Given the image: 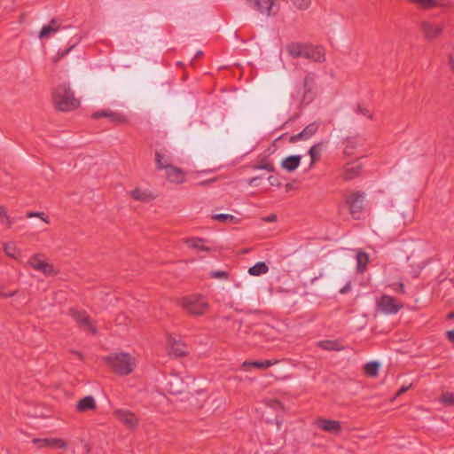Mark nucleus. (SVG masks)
Instances as JSON below:
<instances>
[{
  "instance_id": "nucleus-31",
  "label": "nucleus",
  "mask_w": 454,
  "mask_h": 454,
  "mask_svg": "<svg viewBox=\"0 0 454 454\" xmlns=\"http://www.w3.org/2000/svg\"><path fill=\"white\" fill-rule=\"evenodd\" d=\"M4 251L7 256L12 257V258L16 257L17 249H16V247L14 246V244H12V243L4 244Z\"/></svg>"
},
{
  "instance_id": "nucleus-27",
  "label": "nucleus",
  "mask_w": 454,
  "mask_h": 454,
  "mask_svg": "<svg viewBox=\"0 0 454 454\" xmlns=\"http://www.w3.org/2000/svg\"><path fill=\"white\" fill-rule=\"evenodd\" d=\"M130 195L135 200H139V201H144V202L149 201L151 199H153V197L151 196L150 193H148L147 192L143 191L139 188H136V189L132 190L130 192Z\"/></svg>"
},
{
  "instance_id": "nucleus-1",
  "label": "nucleus",
  "mask_w": 454,
  "mask_h": 454,
  "mask_svg": "<svg viewBox=\"0 0 454 454\" xmlns=\"http://www.w3.org/2000/svg\"><path fill=\"white\" fill-rule=\"evenodd\" d=\"M60 30H66V33L63 34L64 38L71 36L70 40L68 41V43H70L71 45L69 46V48L66 49L63 51H58L55 61H58L59 59L67 55L68 52L72 49H74L75 45L80 42V37L78 36L75 28L72 26L62 27L60 22L57 19H52L49 24L44 25L42 27L38 36L40 39L49 38L54 33L59 32Z\"/></svg>"
},
{
  "instance_id": "nucleus-46",
  "label": "nucleus",
  "mask_w": 454,
  "mask_h": 454,
  "mask_svg": "<svg viewBox=\"0 0 454 454\" xmlns=\"http://www.w3.org/2000/svg\"><path fill=\"white\" fill-rule=\"evenodd\" d=\"M409 387H404V386L401 387L398 389V391H397V393H396V395H397V396H399V395H401L404 394V393L409 389Z\"/></svg>"
},
{
  "instance_id": "nucleus-48",
  "label": "nucleus",
  "mask_w": 454,
  "mask_h": 454,
  "mask_svg": "<svg viewBox=\"0 0 454 454\" xmlns=\"http://www.w3.org/2000/svg\"><path fill=\"white\" fill-rule=\"evenodd\" d=\"M71 353L74 354L81 361H83V355L80 351L71 350Z\"/></svg>"
},
{
  "instance_id": "nucleus-15",
  "label": "nucleus",
  "mask_w": 454,
  "mask_h": 454,
  "mask_svg": "<svg viewBox=\"0 0 454 454\" xmlns=\"http://www.w3.org/2000/svg\"><path fill=\"white\" fill-rule=\"evenodd\" d=\"M32 442L38 446V448H58V449H67V444L65 441L59 438H34Z\"/></svg>"
},
{
  "instance_id": "nucleus-34",
  "label": "nucleus",
  "mask_w": 454,
  "mask_h": 454,
  "mask_svg": "<svg viewBox=\"0 0 454 454\" xmlns=\"http://www.w3.org/2000/svg\"><path fill=\"white\" fill-rule=\"evenodd\" d=\"M110 121L114 123H122L126 121V119L124 116H122L120 114L110 112L109 117Z\"/></svg>"
},
{
  "instance_id": "nucleus-21",
  "label": "nucleus",
  "mask_w": 454,
  "mask_h": 454,
  "mask_svg": "<svg viewBox=\"0 0 454 454\" xmlns=\"http://www.w3.org/2000/svg\"><path fill=\"white\" fill-rule=\"evenodd\" d=\"M96 409V402L90 395L82 398L76 404V410L80 412L91 411Z\"/></svg>"
},
{
  "instance_id": "nucleus-7",
  "label": "nucleus",
  "mask_w": 454,
  "mask_h": 454,
  "mask_svg": "<svg viewBox=\"0 0 454 454\" xmlns=\"http://www.w3.org/2000/svg\"><path fill=\"white\" fill-rule=\"evenodd\" d=\"M278 0H246L253 10L267 17L275 16L278 12Z\"/></svg>"
},
{
  "instance_id": "nucleus-22",
  "label": "nucleus",
  "mask_w": 454,
  "mask_h": 454,
  "mask_svg": "<svg viewBox=\"0 0 454 454\" xmlns=\"http://www.w3.org/2000/svg\"><path fill=\"white\" fill-rule=\"evenodd\" d=\"M205 241L206 239L203 238H189L184 240L185 244L190 248L209 252L211 250L210 247L200 245V243H203Z\"/></svg>"
},
{
  "instance_id": "nucleus-26",
  "label": "nucleus",
  "mask_w": 454,
  "mask_h": 454,
  "mask_svg": "<svg viewBox=\"0 0 454 454\" xmlns=\"http://www.w3.org/2000/svg\"><path fill=\"white\" fill-rule=\"evenodd\" d=\"M380 364L377 361H371L367 363L364 367V372L368 377H376L379 372Z\"/></svg>"
},
{
  "instance_id": "nucleus-49",
  "label": "nucleus",
  "mask_w": 454,
  "mask_h": 454,
  "mask_svg": "<svg viewBox=\"0 0 454 454\" xmlns=\"http://www.w3.org/2000/svg\"><path fill=\"white\" fill-rule=\"evenodd\" d=\"M446 318L448 320L454 319V309L447 314Z\"/></svg>"
},
{
  "instance_id": "nucleus-23",
  "label": "nucleus",
  "mask_w": 454,
  "mask_h": 454,
  "mask_svg": "<svg viewBox=\"0 0 454 454\" xmlns=\"http://www.w3.org/2000/svg\"><path fill=\"white\" fill-rule=\"evenodd\" d=\"M275 362L271 360H264V361H245L243 363V367H254L260 370H265L269 367L272 366Z\"/></svg>"
},
{
  "instance_id": "nucleus-41",
  "label": "nucleus",
  "mask_w": 454,
  "mask_h": 454,
  "mask_svg": "<svg viewBox=\"0 0 454 454\" xmlns=\"http://www.w3.org/2000/svg\"><path fill=\"white\" fill-rule=\"evenodd\" d=\"M109 114H110V112L106 111V110L97 111V112L92 114V118L93 119H99V118H102V117L108 118L109 117Z\"/></svg>"
},
{
  "instance_id": "nucleus-14",
  "label": "nucleus",
  "mask_w": 454,
  "mask_h": 454,
  "mask_svg": "<svg viewBox=\"0 0 454 454\" xmlns=\"http://www.w3.org/2000/svg\"><path fill=\"white\" fill-rule=\"evenodd\" d=\"M420 30L425 39L434 40L442 34V26L429 21H422L420 23Z\"/></svg>"
},
{
  "instance_id": "nucleus-2",
  "label": "nucleus",
  "mask_w": 454,
  "mask_h": 454,
  "mask_svg": "<svg viewBox=\"0 0 454 454\" xmlns=\"http://www.w3.org/2000/svg\"><path fill=\"white\" fill-rule=\"evenodd\" d=\"M52 100L55 107L61 112L73 111L80 106L79 100L74 97V91L67 83L59 84L56 88Z\"/></svg>"
},
{
  "instance_id": "nucleus-43",
  "label": "nucleus",
  "mask_w": 454,
  "mask_h": 454,
  "mask_svg": "<svg viewBox=\"0 0 454 454\" xmlns=\"http://www.w3.org/2000/svg\"><path fill=\"white\" fill-rule=\"evenodd\" d=\"M262 221L266 223H274L277 221V215L275 214H271L270 215L262 217Z\"/></svg>"
},
{
  "instance_id": "nucleus-39",
  "label": "nucleus",
  "mask_w": 454,
  "mask_h": 454,
  "mask_svg": "<svg viewBox=\"0 0 454 454\" xmlns=\"http://www.w3.org/2000/svg\"><path fill=\"white\" fill-rule=\"evenodd\" d=\"M26 216L27 218L39 217L46 223H49L48 216H45V214L43 212H27Z\"/></svg>"
},
{
  "instance_id": "nucleus-10",
  "label": "nucleus",
  "mask_w": 454,
  "mask_h": 454,
  "mask_svg": "<svg viewBox=\"0 0 454 454\" xmlns=\"http://www.w3.org/2000/svg\"><path fill=\"white\" fill-rule=\"evenodd\" d=\"M378 309L386 315H395L403 307V303L398 301L395 297L383 294L377 301Z\"/></svg>"
},
{
  "instance_id": "nucleus-24",
  "label": "nucleus",
  "mask_w": 454,
  "mask_h": 454,
  "mask_svg": "<svg viewBox=\"0 0 454 454\" xmlns=\"http://www.w3.org/2000/svg\"><path fill=\"white\" fill-rule=\"evenodd\" d=\"M357 272L363 273L369 263V256L365 252L360 251L356 254Z\"/></svg>"
},
{
  "instance_id": "nucleus-57",
  "label": "nucleus",
  "mask_w": 454,
  "mask_h": 454,
  "mask_svg": "<svg viewBox=\"0 0 454 454\" xmlns=\"http://www.w3.org/2000/svg\"><path fill=\"white\" fill-rule=\"evenodd\" d=\"M274 403L276 404V406H280V403L277 400H274Z\"/></svg>"
},
{
  "instance_id": "nucleus-32",
  "label": "nucleus",
  "mask_w": 454,
  "mask_h": 454,
  "mask_svg": "<svg viewBox=\"0 0 454 454\" xmlns=\"http://www.w3.org/2000/svg\"><path fill=\"white\" fill-rule=\"evenodd\" d=\"M212 218L214 220H216V221H219V222H222V223H224V222H227V221H234L235 220V216L232 215H230V214H216V215H214L212 216Z\"/></svg>"
},
{
  "instance_id": "nucleus-16",
  "label": "nucleus",
  "mask_w": 454,
  "mask_h": 454,
  "mask_svg": "<svg viewBox=\"0 0 454 454\" xmlns=\"http://www.w3.org/2000/svg\"><path fill=\"white\" fill-rule=\"evenodd\" d=\"M168 345L169 347V353L176 357H183L188 354L186 345L173 336L168 338Z\"/></svg>"
},
{
  "instance_id": "nucleus-6",
  "label": "nucleus",
  "mask_w": 454,
  "mask_h": 454,
  "mask_svg": "<svg viewBox=\"0 0 454 454\" xmlns=\"http://www.w3.org/2000/svg\"><path fill=\"white\" fill-rule=\"evenodd\" d=\"M314 88V78L310 75H307L303 79L302 85L298 89L296 94L292 95V98H298L300 106H307L311 103L316 97Z\"/></svg>"
},
{
  "instance_id": "nucleus-25",
  "label": "nucleus",
  "mask_w": 454,
  "mask_h": 454,
  "mask_svg": "<svg viewBox=\"0 0 454 454\" xmlns=\"http://www.w3.org/2000/svg\"><path fill=\"white\" fill-rule=\"evenodd\" d=\"M268 270V265L264 262H259L248 269V273L252 276H260L267 273Z\"/></svg>"
},
{
  "instance_id": "nucleus-44",
  "label": "nucleus",
  "mask_w": 454,
  "mask_h": 454,
  "mask_svg": "<svg viewBox=\"0 0 454 454\" xmlns=\"http://www.w3.org/2000/svg\"><path fill=\"white\" fill-rule=\"evenodd\" d=\"M395 290L397 293L404 294L405 293V286H404V284L402 283V282L397 283L396 284V287L395 288Z\"/></svg>"
},
{
  "instance_id": "nucleus-19",
  "label": "nucleus",
  "mask_w": 454,
  "mask_h": 454,
  "mask_svg": "<svg viewBox=\"0 0 454 454\" xmlns=\"http://www.w3.org/2000/svg\"><path fill=\"white\" fill-rule=\"evenodd\" d=\"M362 172V166L358 163L348 162L344 167L341 176L343 180L348 181L360 176Z\"/></svg>"
},
{
  "instance_id": "nucleus-20",
  "label": "nucleus",
  "mask_w": 454,
  "mask_h": 454,
  "mask_svg": "<svg viewBox=\"0 0 454 454\" xmlns=\"http://www.w3.org/2000/svg\"><path fill=\"white\" fill-rule=\"evenodd\" d=\"M301 160V155H290L281 161V167L288 172H293L299 167Z\"/></svg>"
},
{
  "instance_id": "nucleus-55",
  "label": "nucleus",
  "mask_w": 454,
  "mask_h": 454,
  "mask_svg": "<svg viewBox=\"0 0 454 454\" xmlns=\"http://www.w3.org/2000/svg\"><path fill=\"white\" fill-rule=\"evenodd\" d=\"M161 163H168V159L165 156L161 159Z\"/></svg>"
},
{
  "instance_id": "nucleus-36",
  "label": "nucleus",
  "mask_w": 454,
  "mask_h": 454,
  "mask_svg": "<svg viewBox=\"0 0 454 454\" xmlns=\"http://www.w3.org/2000/svg\"><path fill=\"white\" fill-rule=\"evenodd\" d=\"M318 145H315L311 146L309 151V154L311 158V164H314L318 160V156H319V152L317 150Z\"/></svg>"
},
{
  "instance_id": "nucleus-11",
  "label": "nucleus",
  "mask_w": 454,
  "mask_h": 454,
  "mask_svg": "<svg viewBox=\"0 0 454 454\" xmlns=\"http://www.w3.org/2000/svg\"><path fill=\"white\" fill-rule=\"evenodd\" d=\"M364 192H353L346 197V203L348 205L349 213L354 218H359L357 214H360L364 207Z\"/></svg>"
},
{
  "instance_id": "nucleus-5",
  "label": "nucleus",
  "mask_w": 454,
  "mask_h": 454,
  "mask_svg": "<svg viewBox=\"0 0 454 454\" xmlns=\"http://www.w3.org/2000/svg\"><path fill=\"white\" fill-rule=\"evenodd\" d=\"M178 304L190 315L201 316L203 315L208 303L201 295H189L182 297L178 300Z\"/></svg>"
},
{
  "instance_id": "nucleus-9",
  "label": "nucleus",
  "mask_w": 454,
  "mask_h": 454,
  "mask_svg": "<svg viewBox=\"0 0 454 454\" xmlns=\"http://www.w3.org/2000/svg\"><path fill=\"white\" fill-rule=\"evenodd\" d=\"M27 264L45 276H55L58 274V271L55 270L53 265L46 261L43 254H35L32 255L28 259Z\"/></svg>"
},
{
  "instance_id": "nucleus-37",
  "label": "nucleus",
  "mask_w": 454,
  "mask_h": 454,
  "mask_svg": "<svg viewBox=\"0 0 454 454\" xmlns=\"http://www.w3.org/2000/svg\"><path fill=\"white\" fill-rule=\"evenodd\" d=\"M292 2L300 10H306L310 5V0H292Z\"/></svg>"
},
{
  "instance_id": "nucleus-45",
  "label": "nucleus",
  "mask_w": 454,
  "mask_h": 454,
  "mask_svg": "<svg viewBox=\"0 0 454 454\" xmlns=\"http://www.w3.org/2000/svg\"><path fill=\"white\" fill-rule=\"evenodd\" d=\"M3 223H5L8 227H11L12 224V221L11 218L5 214V215L3 216V219L1 220Z\"/></svg>"
},
{
  "instance_id": "nucleus-53",
  "label": "nucleus",
  "mask_w": 454,
  "mask_h": 454,
  "mask_svg": "<svg viewBox=\"0 0 454 454\" xmlns=\"http://www.w3.org/2000/svg\"><path fill=\"white\" fill-rule=\"evenodd\" d=\"M348 290H349V285H347L346 286H344L343 288H341V289H340V293H341V294H345V293H347Z\"/></svg>"
},
{
  "instance_id": "nucleus-42",
  "label": "nucleus",
  "mask_w": 454,
  "mask_h": 454,
  "mask_svg": "<svg viewBox=\"0 0 454 454\" xmlns=\"http://www.w3.org/2000/svg\"><path fill=\"white\" fill-rule=\"evenodd\" d=\"M301 139H307V137H305L303 131H301L298 134L291 136L290 138H289V142L290 143H296L297 141H299Z\"/></svg>"
},
{
  "instance_id": "nucleus-52",
  "label": "nucleus",
  "mask_w": 454,
  "mask_h": 454,
  "mask_svg": "<svg viewBox=\"0 0 454 454\" xmlns=\"http://www.w3.org/2000/svg\"><path fill=\"white\" fill-rule=\"evenodd\" d=\"M5 215V208L3 206H0V217Z\"/></svg>"
},
{
  "instance_id": "nucleus-28",
  "label": "nucleus",
  "mask_w": 454,
  "mask_h": 454,
  "mask_svg": "<svg viewBox=\"0 0 454 454\" xmlns=\"http://www.w3.org/2000/svg\"><path fill=\"white\" fill-rule=\"evenodd\" d=\"M318 347L325 350H340L341 345L338 340H325L318 342Z\"/></svg>"
},
{
  "instance_id": "nucleus-4",
  "label": "nucleus",
  "mask_w": 454,
  "mask_h": 454,
  "mask_svg": "<svg viewBox=\"0 0 454 454\" xmlns=\"http://www.w3.org/2000/svg\"><path fill=\"white\" fill-rule=\"evenodd\" d=\"M105 363L119 375H128L135 368V360L128 353H114L104 357Z\"/></svg>"
},
{
  "instance_id": "nucleus-50",
  "label": "nucleus",
  "mask_w": 454,
  "mask_h": 454,
  "mask_svg": "<svg viewBox=\"0 0 454 454\" xmlns=\"http://www.w3.org/2000/svg\"><path fill=\"white\" fill-rule=\"evenodd\" d=\"M449 64H450L451 70L454 72V59L452 57H450Z\"/></svg>"
},
{
  "instance_id": "nucleus-33",
  "label": "nucleus",
  "mask_w": 454,
  "mask_h": 454,
  "mask_svg": "<svg viewBox=\"0 0 454 454\" xmlns=\"http://www.w3.org/2000/svg\"><path fill=\"white\" fill-rule=\"evenodd\" d=\"M444 405L454 406V393H444L442 397Z\"/></svg>"
},
{
  "instance_id": "nucleus-47",
  "label": "nucleus",
  "mask_w": 454,
  "mask_h": 454,
  "mask_svg": "<svg viewBox=\"0 0 454 454\" xmlns=\"http://www.w3.org/2000/svg\"><path fill=\"white\" fill-rule=\"evenodd\" d=\"M268 180H269V182H270V184L271 185H279V184L278 183L277 178L272 176H269Z\"/></svg>"
},
{
  "instance_id": "nucleus-18",
  "label": "nucleus",
  "mask_w": 454,
  "mask_h": 454,
  "mask_svg": "<svg viewBox=\"0 0 454 454\" xmlns=\"http://www.w3.org/2000/svg\"><path fill=\"white\" fill-rule=\"evenodd\" d=\"M117 419L122 422L126 427L134 428L138 423V419L136 415L126 410H118L115 411Z\"/></svg>"
},
{
  "instance_id": "nucleus-8",
  "label": "nucleus",
  "mask_w": 454,
  "mask_h": 454,
  "mask_svg": "<svg viewBox=\"0 0 454 454\" xmlns=\"http://www.w3.org/2000/svg\"><path fill=\"white\" fill-rule=\"evenodd\" d=\"M164 155L159 152L155 153L156 168L158 169H166L167 178L170 182L182 183L184 178V174L182 169L174 167L168 163H161V159Z\"/></svg>"
},
{
  "instance_id": "nucleus-12",
  "label": "nucleus",
  "mask_w": 454,
  "mask_h": 454,
  "mask_svg": "<svg viewBox=\"0 0 454 454\" xmlns=\"http://www.w3.org/2000/svg\"><path fill=\"white\" fill-rule=\"evenodd\" d=\"M317 428L332 434H340L342 431L341 424L338 420L318 418L315 421Z\"/></svg>"
},
{
  "instance_id": "nucleus-35",
  "label": "nucleus",
  "mask_w": 454,
  "mask_h": 454,
  "mask_svg": "<svg viewBox=\"0 0 454 454\" xmlns=\"http://www.w3.org/2000/svg\"><path fill=\"white\" fill-rule=\"evenodd\" d=\"M209 276L213 278L227 279L229 278V272L223 270H212L209 272Z\"/></svg>"
},
{
  "instance_id": "nucleus-56",
  "label": "nucleus",
  "mask_w": 454,
  "mask_h": 454,
  "mask_svg": "<svg viewBox=\"0 0 454 454\" xmlns=\"http://www.w3.org/2000/svg\"><path fill=\"white\" fill-rule=\"evenodd\" d=\"M258 178L257 177H254V178H252L249 182L250 184H252L254 181H256Z\"/></svg>"
},
{
  "instance_id": "nucleus-17",
  "label": "nucleus",
  "mask_w": 454,
  "mask_h": 454,
  "mask_svg": "<svg viewBox=\"0 0 454 454\" xmlns=\"http://www.w3.org/2000/svg\"><path fill=\"white\" fill-rule=\"evenodd\" d=\"M343 144L345 145L343 153L349 157L356 153L357 147L363 144V139L359 136L347 137Z\"/></svg>"
},
{
  "instance_id": "nucleus-51",
  "label": "nucleus",
  "mask_w": 454,
  "mask_h": 454,
  "mask_svg": "<svg viewBox=\"0 0 454 454\" xmlns=\"http://www.w3.org/2000/svg\"><path fill=\"white\" fill-rule=\"evenodd\" d=\"M169 391L172 393V394H178L180 393L182 390L178 387H175V388H170Z\"/></svg>"
},
{
  "instance_id": "nucleus-3",
  "label": "nucleus",
  "mask_w": 454,
  "mask_h": 454,
  "mask_svg": "<svg viewBox=\"0 0 454 454\" xmlns=\"http://www.w3.org/2000/svg\"><path fill=\"white\" fill-rule=\"evenodd\" d=\"M286 51L293 58H304L315 62H321L325 59V53L321 47H313L309 44L301 43H291L286 46Z\"/></svg>"
},
{
  "instance_id": "nucleus-30",
  "label": "nucleus",
  "mask_w": 454,
  "mask_h": 454,
  "mask_svg": "<svg viewBox=\"0 0 454 454\" xmlns=\"http://www.w3.org/2000/svg\"><path fill=\"white\" fill-rule=\"evenodd\" d=\"M411 2L419 4L421 7L426 9L434 8L438 5L436 0H411Z\"/></svg>"
},
{
  "instance_id": "nucleus-13",
  "label": "nucleus",
  "mask_w": 454,
  "mask_h": 454,
  "mask_svg": "<svg viewBox=\"0 0 454 454\" xmlns=\"http://www.w3.org/2000/svg\"><path fill=\"white\" fill-rule=\"evenodd\" d=\"M70 313L80 327L90 330L93 335L97 334L98 331L96 326L92 325L90 317L86 315L85 312H80L71 309Z\"/></svg>"
},
{
  "instance_id": "nucleus-29",
  "label": "nucleus",
  "mask_w": 454,
  "mask_h": 454,
  "mask_svg": "<svg viewBox=\"0 0 454 454\" xmlns=\"http://www.w3.org/2000/svg\"><path fill=\"white\" fill-rule=\"evenodd\" d=\"M318 128H319V124L318 123L312 122V123H309V125H307L302 129V131H303L305 137L308 139V138L311 137L318 130Z\"/></svg>"
},
{
  "instance_id": "nucleus-54",
  "label": "nucleus",
  "mask_w": 454,
  "mask_h": 454,
  "mask_svg": "<svg viewBox=\"0 0 454 454\" xmlns=\"http://www.w3.org/2000/svg\"><path fill=\"white\" fill-rule=\"evenodd\" d=\"M203 54H204L203 51H198L194 56V59L200 58V57L203 56Z\"/></svg>"
},
{
  "instance_id": "nucleus-38",
  "label": "nucleus",
  "mask_w": 454,
  "mask_h": 454,
  "mask_svg": "<svg viewBox=\"0 0 454 454\" xmlns=\"http://www.w3.org/2000/svg\"><path fill=\"white\" fill-rule=\"evenodd\" d=\"M254 169H264L269 172H275V167L270 162L257 164V165L254 166Z\"/></svg>"
},
{
  "instance_id": "nucleus-40",
  "label": "nucleus",
  "mask_w": 454,
  "mask_h": 454,
  "mask_svg": "<svg viewBox=\"0 0 454 454\" xmlns=\"http://www.w3.org/2000/svg\"><path fill=\"white\" fill-rule=\"evenodd\" d=\"M356 113L367 116L369 119H372L373 115L369 112V110L364 107L362 105H357Z\"/></svg>"
}]
</instances>
